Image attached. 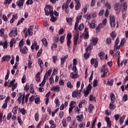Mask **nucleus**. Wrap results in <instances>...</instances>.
Instances as JSON below:
<instances>
[{
	"mask_svg": "<svg viewBox=\"0 0 128 128\" xmlns=\"http://www.w3.org/2000/svg\"><path fill=\"white\" fill-rule=\"evenodd\" d=\"M90 102L96 100V97L92 95H90Z\"/></svg>",
	"mask_w": 128,
	"mask_h": 128,
	"instance_id": "nucleus-51",
	"label": "nucleus"
},
{
	"mask_svg": "<svg viewBox=\"0 0 128 128\" xmlns=\"http://www.w3.org/2000/svg\"><path fill=\"white\" fill-rule=\"evenodd\" d=\"M113 103H110V110H114V108H116V106L114 105V104H112Z\"/></svg>",
	"mask_w": 128,
	"mask_h": 128,
	"instance_id": "nucleus-46",
	"label": "nucleus"
},
{
	"mask_svg": "<svg viewBox=\"0 0 128 128\" xmlns=\"http://www.w3.org/2000/svg\"><path fill=\"white\" fill-rule=\"evenodd\" d=\"M112 104H114L116 102V96L114 93H110V94Z\"/></svg>",
	"mask_w": 128,
	"mask_h": 128,
	"instance_id": "nucleus-18",
	"label": "nucleus"
},
{
	"mask_svg": "<svg viewBox=\"0 0 128 128\" xmlns=\"http://www.w3.org/2000/svg\"><path fill=\"white\" fill-rule=\"evenodd\" d=\"M62 124L64 126V128H66L68 126V124L66 123V120L63 119L62 121Z\"/></svg>",
	"mask_w": 128,
	"mask_h": 128,
	"instance_id": "nucleus-26",
	"label": "nucleus"
},
{
	"mask_svg": "<svg viewBox=\"0 0 128 128\" xmlns=\"http://www.w3.org/2000/svg\"><path fill=\"white\" fill-rule=\"evenodd\" d=\"M28 47L26 46H24L23 48H20V52L22 54H28Z\"/></svg>",
	"mask_w": 128,
	"mask_h": 128,
	"instance_id": "nucleus-9",
	"label": "nucleus"
},
{
	"mask_svg": "<svg viewBox=\"0 0 128 128\" xmlns=\"http://www.w3.org/2000/svg\"><path fill=\"white\" fill-rule=\"evenodd\" d=\"M65 38H66V36H64V35L60 37V42L61 44H62V42H64Z\"/></svg>",
	"mask_w": 128,
	"mask_h": 128,
	"instance_id": "nucleus-33",
	"label": "nucleus"
},
{
	"mask_svg": "<svg viewBox=\"0 0 128 128\" xmlns=\"http://www.w3.org/2000/svg\"><path fill=\"white\" fill-rule=\"evenodd\" d=\"M0 46H2L4 48L6 49V48H8V42L5 41L4 42H3L0 41Z\"/></svg>",
	"mask_w": 128,
	"mask_h": 128,
	"instance_id": "nucleus-17",
	"label": "nucleus"
},
{
	"mask_svg": "<svg viewBox=\"0 0 128 128\" xmlns=\"http://www.w3.org/2000/svg\"><path fill=\"white\" fill-rule=\"evenodd\" d=\"M34 28L33 26H30V28L28 29L25 28L24 29V37L28 38V34L29 36H32L34 32H32V29Z\"/></svg>",
	"mask_w": 128,
	"mask_h": 128,
	"instance_id": "nucleus-2",
	"label": "nucleus"
},
{
	"mask_svg": "<svg viewBox=\"0 0 128 128\" xmlns=\"http://www.w3.org/2000/svg\"><path fill=\"white\" fill-rule=\"evenodd\" d=\"M68 58V56H64V58H62V59H61V64H64V62H66V60Z\"/></svg>",
	"mask_w": 128,
	"mask_h": 128,
	"instance_id": "nucleus-29",
	"label": "nucleus"
},
{
	"mask_svg": "<svg viewBox=\"0 0 128 128\" xmlns=\"http://www.w3.org/2000/svg\"><path fill=\"white\" fill-rule=\"evenodd\" d=\"M24 90L26 92L30 90V86H28V84H26V86L24 87Z\"/></svg>",
	"mask_w": 128,
	"mask_h": 128,
	"instance_id": "nucleus-57",
	"label": "nucleus"
},
{
	"mask_svg": "<svg viewBox=\"0 0 128 128\" xmlns=\"http://www.w3.org/2000/svg\"><path fill=\"white\" fill-rule=\"evenodd\" d=\"M76 102L72 100L70 102V106H76Z\"/></svg>",
	"mask_w": 128,
	"mask_h": 128,
	"instance_id": "nucleus-58",
	"label": "nucleus"
},
{
	"mask_svg": "<svg viewBox=\"0 0 128 128\" xmlns=\"http://www.w3.org/2000/svg\"><path fill=\"white\" fill-rule=\"evenodd\" d=\"M42 50H38V52L36 54V58H40V55L42 54Z\"/></svg>",
	"mask_w": 128,
	"mask_h": 128,
	"instance_id": "nucleus-48",
	"label": "nucleus"
},
{
	"mask_svg": "<svg viewBox=\"0 0 128 128\" xmlns=\"http://www.w3.org/2000/svg\"><path fill=\"white\" fill-rule=\"evenodd\" d=\"M104 28V24H102L100 23V24L96 28V32H100V30Z\"/></svg>",
	"mask_w": 128,
	"mask_h": 128,
	"instance_id": "nucleus-12",
	"label": "nucleus"
},
{
	"mask_svg": "<svg viewBox=\"0 0 128 128\" xmlns=\"http://www.w3.org/2000/svg\"><path fill=\"white\" fill-rule=\"evenodd\" d=\"M98 56H99L100 60H104L105 54L104 52H100L98 54Z\"/></svg>",
	"mask_w": 128,
	"mask_h": 128,
	"instance_id": "nucleus-25",
	"label": "nucleus"
},
{
	"mask_svg": "<svg viewBox=\"0 0 128 128\" xmlns=\"http://www.w3.org/2000/svg\"><path fill=\"white\" fill-rule=\"evenodd\" d=\"M67 86L69 88H72L73 86L72 84V82H67Z\"/></svg>",
	"mask_w": 128,
	"mask_h": 128,
	"instance_id": "nucleus-44",
	"label": "nucleus"
},
{
	"mask_svg": "<svg viewBox=\"0 0 128 128\" xmlns=\"http://www.w3.org/2000/svg\"><path fill=\"white\" fill-rule=\"evenodd\" d=\"M34 101L36 104H38L40 102V98H35Z\"/></svg>",
	"mask_w": 128,
	"mask_h": 128,
	"instance_id": "nucleus-63",
	"label": "nucleus"
},
{
	"mask_svg": "<svg viewBox=\"0 0 128 128\" xmlns=\"http://www.w3.org/2000/svg\"><path fill=\"white\" fill-rule=\"evenodd\" d=\"M44 10L46 16H48L49 14L50 16H54V8L52 6L46 5Z\"/></svg>",
	"mask_w": 128,
	"mask_h": 128,
	"instance_id": "nucleus-1",
	"label": "nucleus"
},
{
	"mask_svg": "<svg viewBox=\"0 0 128 128\" xmlns=\"http://www.w3.org/2000/svg\"><path fill=\"white\" fill-rule=\"evenodd\" d=\"M125 118H126V115H124L123 116H122L120 118V124H124V122Z\"/></svg>",
	"mask_w": 128,
	"mask_h": 128,
	"instance_id": "nucleus-30",
	"label": "nucleus"
},
{
	"mask_svg": "<svg viewBox=\"0 0 128 128\" xmlns=\"http://www.w3.org/2000/svg\"><path fill=\"white\" fill-rule=\"evenodd\" d=\"M122 100L124 102H126L128 100V95L126 94H124L123 98H122Z\"/></svg>",
	"mask_w": 128,
	"mask_h": 128,
	"instance_id": "nucleus-43",
	"label": "nucleus"
},
{
	"mask_svg": "<svg viewBox=\"0 0 128 128\" xmlns=\"http://www.w3.org/2000/svg\"><path fill=\"white\" fill-rule=\"evenodd\" d=\"M100 72H104L103 74L102 75V78H104V76H108L106 74L108 72V70L106 68V65H103L100 70Z\"/></svg>",
	"mask_w": 128,
	"mask_h": 128,
	"instance_id": "nucleus-3",
	"label": "nucleus"
},
{
	"mask_svg": "<svg viewBox=\"0 0 128 128\" xmlns=\"http://www.w3.org/2000/svg\"><path fill=\"white\" fill-rule=\"evenodd\" d=\"M72 18H66V22L70 26H72Z\"/></svg>",
	"mask_w": 128,
	"mask_h": 128,
	"instance_id": "nucleus-16",
	"label": "nucleus"
},
{
	"mask_svg": "<svg viewBox=\"0 0 128 128\" xmlns=\"http://www.w3.org/2000/svg\"><path fill=\"white\" fill-rule=\"evenodd\" d=\"M109 12H108V9H106V12H105V16L106 18H108V16Z\"/></svg>",
	"mask_w": 128,
	"mask_h": 128,
	"instance_id": "nucleus-62",
	"label": "nucleus"
},
{
	"mask_svg": "<svg viewBox=\"0 0 128 128\" xmlns=\"http://www.w3.org/2000/svg\"><path fill=\"white\" fill-rule=\"evenodd\" d=\"M18 35V32H16V28H13L10 34H9L10 36H14Z\"/></svg>",
	"mask_w": 128,
	"mask_h": 128,
	"instance_id": "nucleus-7",
	"label": "nucleus"
},
{
	"mask_svg": "<svg viewBox=\"0 0 128 128\" xmlns=\"http://www.w3.org/2000/svg\"><path fill=\"white\" fill-rule=\"evenodd\" d=\"M16 18H18V16L16 14H13L12 18L10 20V24H12L14 20H16Z\"/></svg>",
	"mask_w": 128,
	"mask_h": 128,
	"instance_id": "nucleus-20",
	"label": "nucleus"
},
{
	"mask_svg": "<svg viewBox=\"0 0 128 128\" xmlns=\"http://www.w3.org/2000/svg\"><path fill=\"white\" fill-rule=\"evenodd\" d=\"M78 28L79 30H82L84 28V24L82 23L80 24Z\"/></svg>",
	"mask_w": 128,
	"mask_h": 128,
	"instance_id": "nucleus-34",
	"label": "nucleus"
},
{
	"mask_svg": "<svg viewBox=\"0 0 128 128\" xmlns=\"http://www.w3.org/2000/svg\"><path fill=\"white\" fill-rule=\"evenodd\" d=\"M22 46H24V41L22 40L19 42V47L20 48H22Z\"/></svg>",
	"mask_w": 128,
	"mask_h": 128,
	"instance_id": "nucleus-41",
	"label": "nucleus"
},
{
	"mask_svg": "<svg viewBox=\"0 0 128 128\" xmlns=\"http://www.w3.org/2000/svg\"><path fill=\"white\" fill-rule=\"evenodd\" d=\"M26 110H24V108H21L20 112H21V114H22L24 116L26 114Z\"/></svg>",
	"mask_w": 128,
	"mask_h": 128,
	"instance_id": "nucleus-55",
	"label": "nucleus"
},
{
	"mask_svg": "<svg viewBox=\"0 0 128 128\" xmlns=\"http://www.w3.org/2000/svg\"><path fill=\"white\" fill-rule=\"evenodd\" d=\"M94 85L93 86L94 88H96V86H98V80H95L94 82H93Z\"/></svg>",
	"mask_w": 128,
	"mask_h": 128,
	"instance_id": "nucleus-54",
	"label": "nucleus"
},
{
	"mask_svg": "<svg viewBox=\"0 0 128 128\" xmlns=\"http://www.w3.org/2000/svg\"><path fill=\"white\" fill-rule=\"evenodd\" d=\"M128 10V4L126 2L123 3L122 9V12H126V10Z\"/></svg>",
	"mask_w": 128,
	"mask_h": 128,
	"instance_id": "nucleus-8",
	"label": "nucleus"
},
{
	"mask_svg": "<svg viewBox=\"0 0 128 128\" xmlns=\"http://www.w3.org/2000/svg\"><path fill=\"white\" fill-rule=\"evenodd\" d=\"M25 96H24V94L22 96V94H20V96L17 99L18 102L20 104V102H22V104H24V98H25Z\"/></svg>",
	"mask_w": 128,
	"mask_h": 128,
	"instance_id": "nucleus-5",
	"label": "nucleus"
},
{
	"mask_svg": "<svg viewBox=\"0 0 128 128\" xmlns=\"http://www.w3.org/2000/svg\"><path fill=\"white\" fill-rule=\"evenodd\" d=\"M78 94V90L76 89L72 92V97L76 98Z\"/></svg>",
	"mask_w": 128,
	"mask_h": 128,
	"instance_id": "nucleus-13",
	"label": "nucleus"
},
{
	"mask_svg": "<svg viewBox=\"0 0 128 128\" xmlns=\"http://www.w3.org/2000/svg\"><path fill=\"white\" fill-rule=\"evenodd\" d=\"M72 34L70 33H69V34H67V38H68V40H70L71 38H72Z\"/></svg>",
	"mask_w": 128,
	"mask_h": 128,
	"instance_id": "nucleus-60",
	"label": "nucleus"
},
{
	"mask_svg": "<svg viewBox=\"0 0 128 128\" xmlns=\"http://www.w3.org/2000/svg\"><path fill=\"white\" fill-rule=\"evenodd\" d=\"M84 58L85 60H88V58H90V54H88V52H86L84 54Z\"/></svg>",
	"mask_w": 128,
	"mask_h": 128,
	"instance_id": "nucleus-50",
	"label": "nucleus"
},
{
	"mask_svg": "<svg viewBox=\"0 0 128 128\" xmlns=\"http://www.w3.org/2000/svg\"><path fill=\"white\" fill-rule=\"evenodd\" d=\"M26 0H20L18 1L16 3V4L20 8H22L24 6V4Z\"/></svg>",
	"mask_w": 128,
	"mask_h": 128,
	"instance_id": "nucleus-6",
	"label": "nucleus"
},
{
	"mask_svg": "<svg viewBox=\"0 0 128 128\" xmlns=\"http://www.w3.org/2000/svg\"><path fill=\"white\" fill-rule=\"evenodd\" d=\"M42 42L43 44H44V46H46V45L48 44V40H46V38H44L42 39Z\"/></svg>",
	"mask_w": 128,
	"mask_h": 128,
	"instance_id": "nucleus-36",
	"label": "nucleus"
},
{
	"mask_svg": "<svg viewBox=\"0 0 128 128\" xmlns=\"http://www.w3.org/2000/svg\"><path fill=\"white\" fill-rule=\"evenodd\" d=\"M95 62H96V58H92L91 60V64H94Z\"/></svg>",
	"mask_w": 128,
	"mask_h": 128,
	"instance_id": "nucleus-64",
	"label": "nucleus"
},
{
	"mask_svg": "<svg viewBox=\"0 0 128 128\" xmlns=\"http://www.w3.org/2000/svg\"><path fill=\"white\" fill-rule=\"evenodd\" d=\"M10 60V56L8 55V56H5L2 58V62H8Z\"/></svg>",
	"mask_w": 128,
	"mask_h": 128,
	"instance_id": "nucleus-11",
	"label": "nucleus"
},
{
	"mask_svg": "<svg viewBox=\"0 0 128 128\" xmlns=\"http://www.w3.org/2000/svg\"><path fill=\"white\" fill-rule=\"evenodd\" d=\"M56 18L53 16L51 18L50 20H51V22H56Z\"/></svg>",
	"mask_w": 128,
	"mask_h": 128,
	"instance_id": "nucleus-59",
	"label": "nucleus"
},
{
	"mask_svg": "<svg viewBox=\"0 0 128 128\" xmlns=\"http://www.w3.org/2000/svg\"><path fill=\"white\" fill-rule=\"evenodd\" d=\"M94 20H92L91 23L88 22V26L90 28H96V24L94 22Z\"/></svg>",
	"mask_w": 128,
	"mask_h": 128,
	"instance_id": "nucleus-15",
	"label": "nucleus"
},
{
	"mask_svg": "<svg viewBox=\"0 0 128 128\" xmlns=\"http://www.w3.org/2000/svg\"><path fill=\"white\" fill-rule=\"evenodd\" d=\"M79 23H80V22H78V21L76 22L75 24H74V30H78V24Z\"/></svg>",
	"mask_w": 128,
	"mask_h": 128,
	"instance_id": "nucleus-40",
	"label": "nucleus"
},
{
	"mask_svg": "<svg viewBox=\"0 0 128 128\" xmlns=\"http://www.w3.org/2000/svg\"><path fill=\"white\" fill-rule=\"evenodd\" d=\"M92 44L96 46L98 44V38H92Z\"/></svg>",
	"mask_w": 128,
	"mask_h": 128,
	"instance_id": "nucleus-32",
	"label": "nucleus"
},
{
	"mask_svg": "<svg viewBox=\"0 0 128 128\" xmlns=\"http://www.w3.org/2000/svg\"><path fill=\"white\" fill-rule=\"evenodd\" d=\"M76 22H80V21L82 20V16L81 15H78L76 18Z\"/></svg>",
	"mask_w": 128,
	"mask_h": 128,
	"instance_id": "nucleus-49",
	"label": "nucleus"
},
{
	"mask_svg": "<svg viewBox=\"0 0 128 128\" xmlns=\"http://www.w3.org/2000/svg\"><path fill=\"white\" fill-rule=\"evenodd\" d=\"M62 10H65L66 14H67L70 12V8H68V4H64L62 6Z\"/></svg>",
	"mask_w": 128,
	"mask_h": 128,
	"instance_id": "nucleus-4",
	"label": "nucleus"
},
{
	"mask_svg": "<svg viewBox=\"0 0 128 128\" xmlns=\"http://www.w3.org/2000/svg\"><path fill=\"white\" fill-rule=\"evenodd\" d=\"M114 84V80H110L108 81V86H112Z\"/></svg>",
	"mask_w": 128,
	"mask_h": 128,
	"instance_id": "nucleus-47",
	"label": "nucleus"
},
{
	"mask_svg": "<svg viewBox=\"0 0 128 128\" xmlns=\"http://www.w3.org/2000/svg\"><path fill=\"white\" fill-rule=\"evenodd\" d=\"M106 44H112V39L110 38H108L106 39Z\"/></svg>",
	"mask_w": 128,
	"mask_h": 128,
	"instance_id": "nucleus-31",
	"label": "nucleus"
},
{
	"mask_svg": "<svg viewBox=\"0 0 128 128\" xmlns=\"http://www.w3.org/2000/svg\"><path fill=\"white\" fill-rule=\"evenodd\" d=\"M55 88V92H60V88L58 86H54Z\"/></svg>",
	"mask_w": 128,
	"mask_h": 128,
	"instance_id": "nucleus-56",
	"label": "nucleus"
},
{
	"mask_svg": "<svg viewBox=\"0 0 128 128\" xmlns=\"http://www.w3.org/2000/svg\"><path fill=\"white\" fill-rule=\"evenodd\" d=\"M86 90L89 92H90V90H92V85H90V84H89L88 85V86L87 87Z\"/></svg>",
	"mask_w": 128,
	"mask_h": 128,
	"instance_id": "nucleus-52",
	"label": "nucleus"
},
{
	"mask_svg": "<svg viewBox=\"0 0 128 128\" xmlns=\"http://www.w3.org/2000/svg\"><path fill=\"white\" fill-rule=\"evenodd\" d=\"M94 108V106L92 105V104H90L88 107V110L90 114H92V110Z\"/></svg>",
	"mask_w": 128,
	"mask_h": 128,
	"instance_id": "nucleus-19",
	"label": "nucleus"
},
{
	"mask_svg": "<svg viewBox=\"0 0 128 128\" xmlns=\"http://www.w3.org/2000/svg\"><path fill=\"white\" fill-rule=\"evenodd\" d=\"M38 64H39L40 68L44 67V62H42V59L38 60Z\"/></svg>",
	"mask_w": 128,
	"mask_h": 128,
	"instance_id": "nucleus-27",
	"label": "nucleus"
},
{
	"mask_svg": "<svg viewBox=\"0 0 128 128\" xmlns=\"http://www.w3.org/2000/svg\"><path fill=\"white\" fill-rule=\"evenodd\" d=\"M34 118H35V120H36V122H38V118H39V116H38V112H37L35 114Z\"/></svg>",
	"mask_w": 128,
	"mask_h": 128,
	"instance_id": "nucleus-53",
	"label": "nucleus"
},
{
	"mask_svg": "<svg viewBox=\"0 0 128 128\" xmlns=\"http://www.w3.org/2000/svg\"><path fill=\"white\" fill-rule=\"evenodd\" d=\"M48 78V74H46L45 76H44V79L42 81V83L40 84L39 86H44L46 84V78Z\"/></svg>",
	"mask_w": 128,
	"mask_h": 128,
	"instance_id": "nucleus-10",
	"label": "nucleus"
},
{
	"mask_svg": "<svg viewBox=\"0 0 128 128\" xmlns=\"http://www.w3.org/2000/svg\"><path fill=\"white\" fill-rule=\"evenodd\" d=\"M120 6H121L120 3L117 2L114 4V8L115 10H120Z\"/></svg>",
	"mask_w": 128,
	"mask_h": 128,
	"instance_id": "nucleus-14",
	"label": "nucleus"
},
{
	"mask_svg": "<svg viewBox=\"0 0 128 128\" xmlns=\"http://www.w3.org/2000/svg\"><path fill=\"white\" fill-rule=\"evenodd\" d=\"M120 51H118L116 54V56L118 57V66H120Z\"/></svg>",
	"mask_w": 128,
	"mask_h": 128,
	"instance_id": "nucleus-23",
	"label": "nucleus"
},
{
	"mask_svg": "<svg viewBox=\"0 0 128 128\" xmlns=\"http://www.w3.org/2000/svg\"><path fill=\"white\" fill-rule=\"evenodd\" d=\"M70 76L72 78H78V74L71 73Z\"/></svg>",
	"mask_w": 128,
	"mask_h": 128,
	"instance_id": "nucleus-45",
	"label": "nucleus"
},
{
	"mask_svg": "<svg viewBox=\"0 0 128 128\" xmlns=\"http://www.w3.org/2000/svg\"><path fill=\"white\" fill-rule=\"evenodd\" d=\"M12 112H10L8 114V115L7 116V118H6L8 120H10V118H12Z\"/></svg>",
	"mask_w": 128,
	"mask_h": 128,
	"instance_id": "nucleus-61",
	"label": "nucleus"
},
{
	"mask_svg": "<svg viewBox=\"0 0 128 128\" xmlns=\"http://www.w3.org/2000/svg\"><path fill=\"white\" fill-rule=\"evenodd\" d=\"M76 118L78 120L82 121V120H84V115L81 114L80 116H76Z\"/></svg>",
	"mask_w": 128,
	"mask_h": 128,
	"instance_id": "nucleus-28",
	"label": "nucleus"
},
{
	"mask_svg": "<svg viewBox=\"0 0 128 128\" xmlns=\"http://www.w3.org/2000/svg\"><path fill=\"white\" fill-rule=\"evenodd\" d=\"M110 27L112 28H114L116 27V22H110Z\"/></svg>",
	"mask_w": 128,
	"mask_h": 128,
	"instance_id": "nucleus-39",
	"label": "nucleus"
},
{
	"mask_svg": "<svg viewBox=\"0 0 128 128\" xmlns=\"http://www.w3.org/2000/svg\"><path fill=\"white\" fill-rule=\"evenodd\" d=\"M16 40L13 38L10 42V48H12L14 46V44H16Z\"/></svg>",
	"mask_w": 128,
	"mask_h": 128,
	"instance_id": "nucleus-24",
	"label": "nucleus"
},
{
	"mask_svg": "<svg viewBox=\"0 0 128 128\" xmlns=\"http://www.w3.org/2000/svg\"><path fill=\"white\" fill-rule=\"evenodd\" d=\"M110 22H116V18L114 15L110 14Z\"/></svg>",
	"mask_w": 128,
	"mask_h": 128,
	"instance_id": "nucleus-21",
	"label": "nucleus"
},
{
	"mask_svg": "<svg viewBox=\"0 0 128 128\" xmlns=\"http://www.w3.org/2000/svg\"><path fill=\"white\" fill-rule=\"evenodd\" d=\"M75 8L76 10H78L80 8V3L76 4L75 6Z\"/></svg>",
	"mask_w": 128,
	"mask_h": 128,
	"instance_id": "nucleus-37",
	"label": "nucleus"
},
{
	"mask_svg": "<svg viewBox=\"0 0 128 128\" xmlns=\"http://www.w3.org/2000/svg\"><path fill=\"white\" fill-rule=\"evenodd\" d=\"M18 106H16L12 109V112L14 114H18Z\"/></svg>",
	"mask_w": 128,
	"mask_h": 128,
	"instance_id": "nucleus-22",
	"label": "nucleus"
},
{
	"mask_svg": "<svg viewBox=\"0 0 128 128\" xmlns=\"http://www.w3.org/2000/svg\"><path fill=\"white\" fill-rule=\"evenodd\" d=\"M92 50V44H90L86 48V52H88V50Z\"/></svg>",
	"mask_w": 128,
	"mask_h": 128,
	"instance_id": "nucleus-38",
	"label": "nucleus"
},
{
	"mask_svg": "<svg viewBox=\"0 0 128 128\" xmlns=\"http://www.w3.org/2000/svg\"><path fill=\"white\" fill-rule=\"evenodd\" d=\"M78 38L74 37V44L76 46L78 44Z\"/></svg>",
	"mask_w": 128,
	"mask_h": 128,
	"instance_id": "nucleus-35",
	"label": "nucleus"
},
{
	"mask_svg": "<svg viewBox=\"0 0 128 128\" xmlns=\"http://www.w3.org/2000/svg\"><path fill=\"white\" fill-rule=\"evenodd\" d=\"M110 36L112 38H114L116 36V32L114 31L110 34Z\"/></svg>",
	"mask_w": 128,
	"mask_h": 128,
	"instance_id": "nucleus-42",
	"label": "nucleus"
}]
</instances>
